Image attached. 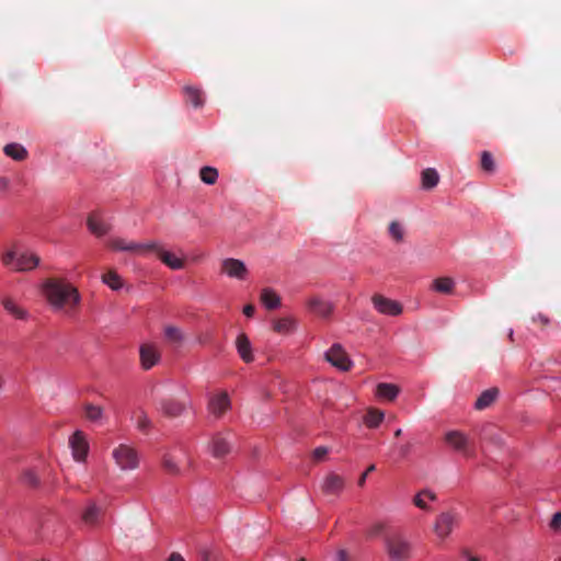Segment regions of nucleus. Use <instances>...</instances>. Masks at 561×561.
I'll return each mask as SVG.
<instances>
[{
  "label": "nucleus",
  "instance_id": "22",
  "mask_svg": "<svg viewBox=\"0 0 561 561\" xmlns=\"http://www.w3.org/2000/svg\"><path fill=\"white\" fill-rule=\"evenodd\" d=\"M497 396H499L497 388H490L488 390H484L477 399V401L474 403V408L477 410H484V409L489 408L495 401Z\"/></svg>",
  "mask_w": 561,
  "mask_h": 561
},
{
  "label": "nucleus",
  "instance_id": "3",
  "mask_svg": "<svg viewBox=\"0 0 561 561\" xmlns=\"http://www.w3.org/2000/svg\"><path fill=\"white\" fill-rule=\"evenodd\" d=\"M444 440L454 451L460 453L467 458L476 457L474 443L466 433L457 430L448 431Z\"/></svg>",
  "mask_w": 561,
  "mask_h": 561
},
{
  "label": "nucleus",
  "instance_id": "35",
  "mask_svg": "<svg viewBox=\"0 0 561 561\" xmlns=\"http://www.w3.org/2000/svg\"><path fill=\"white\" fill-rule=\"evenodd\" d=\"M425 499H428L431 501H435L437 497H436V494L433 493L432 491H430V490H422L421 492H419L414 496L413 503L419 508L427 511L430 507L427 506V504L425 502Z\"/></svg>",
  "mask_w": 561,
  "mask_h": 561
},
{
  "label": "nucleus",
  "instance_id": "50",
  "mask_svg": "<svg viewBox=\"0 0 561 561\" xmlns=\"http://www.w3.org/2000/svg\"><path fill=\"white\" fill-rule=\"evenodd\" d=\"M9 179L0 175V191H7L9 188Z\"/></svg>",
  "mask_w": 561,
  "mask_h": 561
},
{
  "label": "nucleus",
  "instance_id": "46",
  "mask_svg": "<svg viewBox=\"0 0 561 561\" xmlns=\"http://www.w3.org/2000/svg\"><path fill=\"white\" fill-rule=\"evenodd\" d=\"M560 526H561V513L558 512L552 516L550 527L552 529H558Z\"/></svg>",
  "mask_w": 561,
  "mask_h": 561
},
{
  "label": "nucleus",
  "instance_id": "25",
  "mask_svg": "<svg viewBox=\"0 0 561 561\" xmlns=\"http://www.w3.org/2000/svg\"><path fill=\"white\" fill-rule=\"evenodd\" d=\"M184 93L186 96V101L191 103L194 107H201L204 104V94L201 89H197L192 85H186L184 88Z\"/></svg>",
  "mask_w": 561,
  "mask_h": 561
},
{
  "label": "nucleus",
  "instance_id": "9",
  "mask_svg": "<svg viewBox=\"0 0 561 561\" xmlns=\"http://www.w3.org/2000/svg\"><path fill=\"white\" fill-rule=\"evenodd\" d=\"M371 302L375 309L382 314L399 316L402 312V306L400 302L389 299L380 294H375L371 297Z\"/></svg>",
  "mask_w": 561,
  "mask_h": 561
},
{
  "label": "nucleus",
  "instance_id": "45",
  "mask_svg": "<svg viewBox=\"0 0 561 561\" xmlns=\"http://www.w3.org/2000/svg\"><path fill=\"white\" fill-rule=\"evenodd\" d=\"M376 470V466L375 465H370L366 471L359 477L358 479V485L359 486H363L365 484V481H366V478L368 477V474L373 471Z\"/></svg>",
  "mask_w": 561,
  "mask_h": 561
},
{
  "label": "nucleus",
  "instance_id": "5",
  "mask_svg": "<svg viewBox=\"0 0 561 561\" xmlns=\"http://www.w3.org/2000/svg\"><path fill=\"white\" fill-rule=\"evenodd\" d=\"M115 463L124 471L135 470L139 467L137 450L127 444H119L112 451Z\"/></svg>",
  "mask_w": 561,
  "mask_h": 561
},
{
  "label": "nucleus",
  "instance_id": "4",
  "mask_svg": "<svg viewBox=\"0 0 561 561\" xmlns=\"http://www.w3.org/2000/svg\"><path fill=\"white\" fill-rule=\"evenodd\" d=\"M385 546L389 558L393 561H407L411 557V543L401 534L387 536Z\"/></svg>",
  "mask_w": 561,
  "mask_h": 561
},
{
  "label": "nucleus",
  "instance_id": "51",
  "mask_svg": "<svg viewBox=\"0 0 561 561\" xmlns=\"http://www.w3.org/2000/svg\"><path fill=\"white\" fill-rule=\"evenodd\" d=\"M254 311H255V307L253 305H247L243 308V313L247 317H252L254 314Z\"/></svg>",
  "mask_w": 561,
  "mask_h": 561
},
{
  "label": "nucleus",
  "instance_id": "28",
  "mask_svg": "<svg viewBox=\"0 0 561 561\" xmlns=\"http://www.w3.org/2000/svg\"><path fill=\"white\" fill-rule=\"evenodd\" d=\"M432 287L438 293L451 294L455 288V282L450 277H439L433 282Z\"/></svg>",
  "mask_w": 561,
  "mask_h": 561
},
{
  "label": "nucleus",
  "instance_id": "2",
  "mask_svg": "<svg viewBox=\"0 0 561 561\" xmlns=\"http://www.w3.org/2000/svg\"><path fill=\"white\" fill-rule=\"evenodd\" d=\"M1 262L15 272H28L38 266L41 259L33 252H19L13 245L1 255Z\"/></svg>",
  "mask_w": 561,
  "mask_h": 561
},
{
  "label": "nucleus",
  "instance_id": "38",
  "mask_svg": "<svg viewBox=\"0 0 561 561\" xmlns=\"http://www.w3.org/2000/svg\"><path fill=\"white\" fill-rule=\"evenodd\" d=\"M84 415L91 422L99 421L103 415V410L99 405H94L92 403H87L84 405Z\"/></svg>",
  "mask_w": 561,
  "mask_h": 561
},
{
  "label": "nucleus",
  "instance_id": "30",
  "mask_svg": "<svg viewBox=\"0 0 561 561\" xmlns=\"http://www.w3.org/2000/svg\"><path fill=\"white\" fill-rule=\"evenodd\" d=\"M383 417L385 414L382 411L371 408L365 414L364 422L367 427L375 428L382 422Z\"/></svg>",
  "mask_w": 561,
  "mask_h": 561
},
{
  "label": "nucleus",
  "instance_id": "34",
  "mask_svg": "<svg viewBox=\"0 0 561 561\" xmlns=\"http://www.w3.org/2000/svg\"><path fill=\"white\" fill-rule=\"evenodd\" d=\"M162 468L170 474H180L181 470L175 457L171 454H164L162 457Z\"/></svg>",
  "mask_w": 561,
  "mask_h": 561
},
{
  "label": "nucleus",
  "instance_id": "17",
  "mask_svg": "<svg viewBox=\"0 0 561 561\" xmlns=\"http://www.w3.org/2000/svg\"><path fill=\"white\" fill-rule=\"evenodd\" d=\"M163 264L171 270H181L184 267V260L176 257L173 253L165 251L158 243V249L153 250Z\"/></svg>",
  "mask_w": 561,
  "mask_h": 561
},
{
  "label": "nucleus",
  "instance_id": "43",
  "mask_svg": "<svg viewBox=\"0 0 561 561\" xmlns=\"http://www.w3.org/2000/svg\"><path fill=\"white\" fill-rule=\"evenodd\" d=\"M329 453V449L324 446H320V447H317L314 450H313V454H312V457L316 461H321L325 458V456L328 455Z\"/></svg>",
  "mask_w": 561,
  "mask_h": 561
},
{
  "label": "nucleus",
  "instance_id": "16",
  "mask_svg": "<svg viewBox=\"0 0 561 561\" xmlns=\"http://www.w3.org/2000/svg\"><path fill=\"white\" fill-rule=\"evenodd\" d=\"M160 354L151 344H144L140 347V360L145 369H150L159 360Z\"/></svg>",
  "mask_w": 561,
  "mask_h": 561
},
{
  "label": "nucleus",
  "instance_id": "52",
  "mask_svg": "<svg viewBox=\"0 0 561 561\" xmlns=\"http://www.w3.org/2000/svg\"><path fill=\"white\" fill-rule=\"evenodd\" d=\"M167 561H185V560L183 559V557L180 553L173 552Z\"/></svg>",
  "mask_w": 561,
  "mask_h": 561
},
{
  "label": "nucleus",
  "instance_id": "14",
  "mask_svg": "<svg viewBox=\"0 0 561 561\" xmlns=\"http://www.w3.org/2000/svg\"><path fill=\"white\" fill-rule=\"evenodd\" d=\"M210 450L215 458H222L228 455L231 450V444L228 439V435L222 433L216 434L211 439Z\"/></svg>",
  "mask_w": 561,
  "mask_h": 561
},
{
  "label": "nucleus",
  "instance_id": "29",
  "mask_svg": "<svg viewBox=\"0 0 561 561\" xmlns=\"http://www.w3.org/2000/svg\"><path fill=\"white\" fill-rule=\"evenodd\" d=\"M439 175L435 169L428 168L422 172V186L431 190L438 184Z\"/></svg>",
  "mask_w": 561,
  "mask_h": 561
},
{
  "label": "nucleus",
  "instance_id": "15",
  "mask_svg": "<svg viewBox=\"0 0 561 561\" xmlns=\"http://www.w3.org/2000/svg\"><path fill=\"white\" fill-rule=\"evenodd\" d=\"M344 479L341 476L331 472L323 480L321 489L325 494L339 495L344 489Z\"/></svg>",
  "mask_w": 561,
  "mask_h": 561
},
{
  "label": "nucleus",
  "instance_id": "18",
  "mask_svg": "<svg viewBox=\"0 0 561 561\" xmlns=\"http://www.w3.org/2000/svg\"><path fill=\"white\" fill-rule=\"evenodd\" d=\"M236 347L238 354L244 363L253 362L252 346L249 337L244 333H240L236 340Z\"/></svg>",
  "mask_w": 561,
  "mask_h": 561
},
{
  "label": "nucleus",
  "instance_id": "13",
  "mask_svg": "<svg viewBox=\"0 0 561 561\" xmlns=\"http://www.w3.org/2000/svg\"><path fill=\"white\" fill-rule=\"evenodd\" d=\"M186 400H180L174 398L162 399L160 402V409L162 413L168 417H178L186 409Z\"/></svg>",
  "mask_w": 561,
  "mask_h": 561
},
{
  "label": "nucleus",
  "instance_id": "55",
  "mask_svg": "<svg viewBox=\"0 0 561 561\" xmlns=\"http://www.w3.org/2000/svg\"><path fill=\"white\" fill-rule=\"evenodd\" d=\"M299 561H306L304 558L299 559Z\"/></svg>",
  "mask_w": 561,
  "mask_h": 561
},
{
  "label": "nucleus",
  "instance_id": "24",
  "mask_svg": "<svg viewBox=\"0 0 561 561\" xmlns=\"http://www.w3.org/2000/svg\"><path fill=\"white\" fill-rule=\"evenodd\" d=\"M3 152L15 161H23L27 158V150L18 142L5 145Z\"/></svg>",
  "mask_w": 561,
  "mask_h": 561
},
{
  "label": "nucleus",
  "instance_id": "8",
  "mask_svg": "<svg viewBox=\"0 0 561 561\" xmlns=\"http://www.w3.org/2000/svg\"><path fill=\"white\" fill-rule=\"evenodd\" d=\"M69 446L76 461H85L89 453V444L82 431H76L70 436Z\"/></svg>",
  "mask_w": 561,
  "mask_h": 561
},
{
  "label": "nucleus",
  "instance_id": "40",
  "mask_svg": "<svg viewBox=\"0 0 561 561\" xmlns=\"http://www.w3.org/2000/svg\"><path fill=\"white\" fill-rule=\"evenodd\" d=\"M481 168L489 173L495 171V162L489 151H483L481 154Z\"/></svg>",
  "mask_w": 561,
  "mask_h": 561
},
{
  "label": "nucleus",
  "instance_id": "36",
  "mask_svg": "<svg viewBox=\"0 0 561 561\" xmlns=\"http://www.w3.org/2000/svg\"><path fill=\"white\" fill-rule=\"evenodd\" d=\"M199 178L205 184L213 185L217 182L218 171L213 167H203L199 170Z\"/></svg>",
  "mask_w": 561,
  "mask_h": 561
},
{
  "label": "nucleus",
  "instance_id": "44",
  "mask_svg": "<svg viewBox=\"0 0 561 561\" xmlns=\"http://www.w3.org/2000/svg\"><path fill=\"white\" fill-rule=\"evenodd\" d=\"M383 529H385V525L382 523H377L368 529L367 535L369 537H377L383 531Z\"/></svg>",
  "mask_w": 561,
  "mask_h": 561
},
{
  "label": "nucleus",
  "instance_id": "54",
  "mask_svg": "<svg viewBox=\"0 0 561 561\" xmlns=\"http://www.w3.org/2000/svg\"><path fill=\"white\" fill-rule=\"evenodd\" d=\"M401 434H402V430H401V428H398V430L394 432V436H396V437L401 436Z\"/></svg>",
  "mask_w": 561,
  "mask_h": 561
},
{
  "label": "nucleus",
  "instance_id": "41",
  "mask_svg": "<svg viewBox=\"0 0 561 561\" xmlns=\"http://www.w3.org/2000/svg\"><path fill=\"white\" fill-rule=\"evenodd\" d=\"M108 248L113 251H125L127 252V248L129 245V240L124 238H113L108 241Z\"/></svg>",
  "mask_w": 561,
  "mask_h": 561
},
{
  "label": "nucleus",
  "instance_id": "19",
  "mask_svg": "<svg viewBox=\"0 0 561 561\" xmlns=\"http://www.w3.org/2000/svg\"><path fill=\"white\" fill-rule=\"evenodd\" d=\"M89 230L96 237L106 234L111 227L104 222L96 214H91L87 219Z\"/></svg>",
  "mask_w": 561,
  "mask_h": 561
},
{
  "label": "nucleus",
  "instance_id": "21",
  "mask_svg": "<svg viewBox=\"0 0 561 561\" xmlns=\"http://www.w3.org/2000/svg\"><path fill=\"white\" fill-rule=\"evenodd\" d=\"M157 249H158L157 241H148V242L129 241L127 252L137 254V255H146L147 253L153 252V250H157Z\"/></svg>",
  "mask_w": 561,
  "mask_h": 561
},
{
  "label": "nucleus",
  "instance_id": "10",
  "mask_svg": "<svg viewBox=\"0 0 561 561\" xmlns=\"http://www.w3.org/2000/svg\"><path fill=\"white\" fill-rule=\"evenodd\" d=\"M308 309L321 318H329L334 309V306L329 300L323 299L319 295H312L307 300Z\"/></svg>",
  "mask_w": 561,
  "mask_h": 561
},
{
  "label": "nucleus",
  "instance_id": "47",
  "mask_svg": "<svg viewBox=\"0 0 561 561\" xmlns=\"http://www.w3.org/2000/svg\"><path fill=\"white\" fill-rule=\"evenodd\" d=\"M411 450V444H404L399 447V453L402 458H405Z\"/></svg>",
  "mask_w": 561,
  "mask_h": 561
},
{
  "label": "nucleus",
  "instance_id": "48",
  "mask_svg": "<svg viewBox=\"0 0 561 561\" xmlns=\"http://www.w3.org/2000/svg\"><path fill=\"white\" fill-rule=\"evenodd\" d=\"M350 559L348 552L345 549H340L336 553L337 561H347Z\"/></svg>",
  "mask_w": 561,
  "mask_h": 561
},
{
  "label": "nucleus",
  "instance_id": "37",
  "mask_svg": "<svg viewBox=\"0 0 561 561\" xmlns=\"http://www.w3.org/2000/svg\"><path fill=\"white\" fill-rule=\"evenodd\" d=\"M388 232L393 241L397 243H400L404 239V228L403 226L397 221L393 220L389 224Z\"/></svg>",
  "mask_w": 561,
  "mask_h": 561
},
{
  "label": "nucleus",
  "instance_id": "23",
  "mask_svg": "<svg viewBox=\"0 0 561 561\" xmlns=\"http://www.w3.org/2000/svg\"><path fill=\"white\" fill-rule=\"evenodd\" d=\"M4 310L18 320H25L27 312L20 307L12 298L5 297L2 299Z\"/></svg>",
  "mask_w": 561,
  "mask_h": 561
},
{
  "label": "nucleus",
  "instance_id": "32",
  "mask_svg": "<svg viewBox=\"0 0 561 561\" xmlns=\"http://www.w3.org/2000/svg\"><path fill=\"white\" fill-rule=\"evenodd\" d=\"M101 514L102 508L99 507L95 503H91L83 512L82 519L88 525H94L98 522Z\"/></svg>",
  "mask_w": 561,
  "mask_h": 561
},
{
  "label": "nucleus",
  "instance_id": "7",
  "mask_svg": "<svg viewBox=\"0 0 561 561\" xmlns=\"http://www.w3.org/2000/svg\"><path fill=\"white\" fill-rule=\"evenodd\" d=\"M325 359L342 371H347L352 367V362L340 344H333L325 353Z\"/></svg>",
  "mask_w": 561,
  "mask_h": 561
},
{
  "label": "nucleus",
  "instance_id": "27",
  "mask_svg": "<svg viewBox=\"0 0 561 561\" xmlns=\"http://www.w3.org/2000/svg\"><path fill=\"white\" fill-rule=\"evenodd\" d=\"M398 393L399 388L396 385L381 382L377 386V394L389 401H393Z\"/></svg>",
  "mask_w": 561,
  "mask_h": 561
},
{
  "label": "nucleus",
  "instance_id": "12",
  "mask_svg": "<svg viewBox=\"0 0 561 561\" xmlns=\"http://www.w3.org/2000/svg\"><path fill=\"white\" fill-rule=\"evenodd\" d=\"M230 399L226 391L214 394L208 402L209 412L216 417H220L230 409Z\"/></svg>",
  "mask_w": 561,
  "mask_h": 561
},
{
  "label": "nucleus",
  "instance_id": "1",
  "mask_svg": "<svg viewBox=\"0 0 561 561\" xmlns=\"http://www.w3.org/2000/svg\"><path fill=\"white\" fill-rule=\"evenodd\" d=\"M43 291L54 310L68 316L76 312L81 300L78 289L61 278H47L43 284Z\"/></svg>",
  "mask_w": 561,
  "mask_h": 561
},
{
  "label": "nucleus",
  "instance_id": "26",
  "mask_svg": "<svg viewBox=\"0 0 561 561\" xmlns=\"http://www.w3.org/2000/svg\"><path fill=\"white\" fill-rule=\"evenodd\" d=\"M164 336L169 343L175 346H180L184 341L183 332L180 330V328L174 325H167L164 328Z\"/></svg>",
  "mask_w": 561,
  "mask_h": 561
},
{
  "label": "nucleus",
  "instance_id": "56",
  "mask_svg": "<svg viewBox=\"0 0 561 561\" xmlns=\"http://www.w3.org/2000/svg\"><path fill=\"white\" fill-rule=\"evenodd\" d=\"M556 561H561V558L557 559Z\"/></svg>",
  "mask_w": 561,
  "mask_h": 561
},
{
  "label": "nucleus",
  "instance_id": "31",
  "mask_svg": "<svg viewBox=\"0 0 561 561\" xmlns=\"http://www.w3.org/2000/svg\"><path fill=\"white\" fill-rule=\"evenodd\" d=\"M295 320L293 318H280L273 321V330L276 333L286 334L294 330Z\"/></svg>",
  "mask_w": 561,
  "mask_h": 561
},
{
  "label": "nucleus",
  "instance_id": "39",
  "mask_svg": "<svg viewBox=\"0 0 561 561\" xmlns=\"http://www.w3.org/2000/svg\"><path fill=\"white\" fill-rule=\"evenodd\" d=\"M136 419V426L141 432H148L151 427V422L142 410L138 411L135 415Z\"/></svg>",
  "mask_w": 561,
  "mask_h": 561
},
{
  "label": "nucleus",
  "instance_id": "42",
  "mask_svg": "<svg viewBox=\"0 0 561 561\" xmlns=\"http://www.w3.org/2000/svg\"><path fill=\"white\" fill-rule=\"evenodd\" d=\"M22 481L26 485L36 486L38 484V477L32 470H27L23 473Z\"/></svg>",
  "mask_w": 561,
  "mask_h": 561
},
{
  "label": "nucleus",
  "instance_id": "49",
  "mask_svg": "<svg viewBox=\"0 0 561 561\" xmlns=\"http://www.w3.org/2000/svg\"><path fill=\"white\" fill-rule=\"evenodd\" d=\"M488 438H489V439H490L494 445H496V446H499V447H501V446H502V444H503L501 436H500V435H497V434H492V433H491V434L488 436Z\"/></svg>",
  "mask_w": 561,
  "mask_h": 561
},
{
  "label": "nucleus",
  "instance_id": "33",
  "mask_svg": "<svg viewBox=\"0 0 561 561\" xmlns=\"http://www.w3.org/2000/svg\"><path fill=\"white\" fill-rule=\"evenodd\" d=\"M102 280L113 290H118L123 287V280L115 271H108L103 274Z\"/></svg>",
  "mask_w": 561,
  "mask_h": 561
},
{
  "label": "nucleus",
  "instance_id": "20",
  "mask_svg": "<svg viewBox=\"0 0 561 561\" xmlns=\"http://www.w3.org/2000/svg\"><path fill=\"white\" fill-rule=\"evenodd\" d=\"M261 302L266 309L273 310L280 306V297L272 288H263L260 296Z\"/></svg>",
  "mask_w": 561,
  "mask_h": 561
},
{
  "label": "nucleus",
  "instance_id": "6",
  "mask_svg": "<svg viewBox=\"0 0 561 561\" xmlns=\"http://www.w3.org/2000/svg\"><path fill=\"white\" fill-rule=\"evenodd\" d=\"M459 523V515L455 512H444L438 515L434 530L440 538H446Z\"/></svg>",
  "mask_w": 561,
  "mask_h": 561
},
{
  "label": "nucleus",
  "instance_id": "53",
  "mask_svg": "<svg viewBox=\"0 0 561 561\" xmlns=\"http://www.w3.org/2000/svg\"><path fill=\"white\" fill-rule=\"evenodd\" d=\"M463 556L468 559V561H482L480 558L470 554L468 551H465Z\"/></svg>",
  "mask_w": 561,
  "mask_h": 561
},
{
  "label": "nucleus",
  "instance_id": "11",
  "mask_svg": "<svg viewBox=\"0 0 561 561\" xmlns=\"http://www.w3.org/2000/svg\"><path fill=\"white\" fill-rule=\"evenodd\" d=\"M221 272L227 274L229 277L237 279H244L248 275V268L245 264L238 259H225L221 262Z\"/></svg>",
  "mask_w": 561,
  "mask_h": 561
}]
</instances>
